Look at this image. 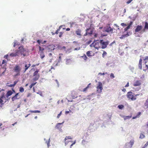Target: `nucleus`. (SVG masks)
<instances>
[{"label":"nucleus","mask_w":148,"mask_h":148,"mask_svg":"<svg viewBox=\"0 0 148 148\" xmlns=\"http://www.w3.org/2000/svg\"><path fill=\"white\" fill-rule=\"evenodd\" d=\"M21 68L18 65H16L13 68V71L16 73L14 75V76H19L20 75V72Z\"/></svg>","instance_id":"obj_1"},{"label":"nucleus","mask_w":148,"mask_h":148,"mask_svg":"<svg viewBox=\"0 0 148 148\" xmlns=\"http://www.w3.org/2000/svg\"><path fill=\"white\" fill-rule=\"evenodd\" d=\"M100 42L101 45V48L102 49H104L106 48L107 45L109 43V41L107 40L104 41L103 40H100Z\"/></svg>","instance_id":"obj_2"},{"label":"nucleus","mask_w":148,"mask_h":148,"mask_svg":"<svg viewBox=\"0 0 148 148\" xmlns=\"http://www.w3.org/2000/svg\"><path fill=\"white\" fill-rule=\"evenodd\" d=\"M39 71V69H37L34 73L33 74L34 77L32 79L33 81H35L37 80L40 77V74L38 73Z\"/></svg>","instance_id":"obj_3"},{"label":"nucleus","mask_w":148,"mask_h":148,"mask_svg":"<svg viewBox=\"0 0 148 148\" xmlns=\"http://www.w3.org/2000/svg\"><path fill=\"white\" fill-rule=\"evenodd\" d=\"M91 47H93L95 49H98L99 48H101V45L100 42L97 41H96L93 42L91 45H90Z\"/></svg>","instance_id":"obj_4"},{"label":"nucleus","mask_w":148,"mask_h":148,"mask_svg":"<svg viewBox=\"0 0 148 148\" xmlns=\"http://www.w3.org/2000/svg\"><path fill=\"white\" fill-rule=\"evenodd\" d=\"M127 97L132 101L135 100L136 99V97H135L132 94V92L131 91L128 92L127 95Z\"/></svg>","instance_id":"obj_5"},{"label":"nucleus","mask_w":148,"mask_h":148,"mask_svg":"<svg viewBox=\"0 0 148 148\" xmlns=\"http://www.w3.org/2000/svg\"><path fill=\"white\" fill-rule=\"evenodd\" d=\"M97 92L98 93H101L103 89L102 84L101 82H99L97 87Z\"/></svg>","instance_id":"obj_6"},{"label":"nucleus","mask_w":148,"mask_h":148,"mask_svg":"<svg viewBox=\"0 0 148 148\" xmlns=\"http://www.w3.org/2000/svg\"><path fill=\"white\" fill-rule=\"evenodd\" d=\"M19 50L18 51V52H20L21 55H23L25 56H26V54L25 52H26L25 49H24L23 46H21L19 48Z\"/></svg>","instance_id":"obj_7"},{"label":"nucleus","mask_w":148,"mask_h":148,"mask_svg":"<svg viewBox=\"0 0 148 148\" xmlns=\"http://www.w3.org/2000/svg\"><path fill=\"white\" fill-rule=\"evenodd\" d=\"M141 84V82L140 80H136L134 82L133 85L135 86H139Z\"/></svg>","instance_id":"obj_8"},{"label":"nucleus","mask_w":148,"mask_h":148,"mask_svg":"<svg viewBox=\"0 0 148 148\" xmlns=\"http://www.w3.org/2000/svg\"><path fill=\"white\" fill-rule=\"evenodd\" d=\"M92 30L90 28L87 29L86 30V32L85 34L84 35V36H86L88 34H92L93 32Z\"/></svg>","instance_id":"obj_9"},{"label":"nucleus","mask_w":148,"mask_h":148,"mask_svg":"<svg viewBox=\"0 0 148 148\" xmlns=\"http://www.w3.org/2000/svg\"><path fill=\"white\" fill-rule=\"evenodd\" d=\"M54 46L53 45H49L47 47V50L48 52L52 51L55 49Z\"/></svg>","instance_id":"obj_10"},{"label":"nucleus","mask_w":148,"mask_h":148,"mask_svg":"<svg viewBox=\"0 0 148 148\" xmlns=\"http://www.w3.org/2000/svg\"><path fill=\"white\" fill-rule=\"evenodd\" d=\"M148 30V23L145 22V26L143 29L141 31V32H144L146 30Z\"/></svg>","instance_id":"obj_11"},{"label":"nucleus","mask_w":148,"mask_h":148,"mask_svg":"<svg viewBox=\"0 0 148 148\" xmlns=\"http://www.w3.org/2000/svg\"><path fill=\"white\" fill-rule=\"evenodd\" d=\"M143 28V27L141 25H138L136 26L135 29V32H139L141 31Z\"/></svg>","instance_id":"obj_12"},{"label":"nucleus","mask_w":148,"mask_h":148,"mask_svg":"<svg viewBox=\"0 0 148 148\" xmlns=\"http://www.w3.org/2000/svg\"><path fill=\"white\" fill-rule=\"evenodd\" d=\"M113 29L110 26L106 29L105 31L108 33L111 32L112 33H113Z\"/></svg>","instance_id":"obj_13"},{"label":"nucleus","mask_w":148,"mask_h":148,"mask_svg":"<svg viewBox=\"0 0 148 148\" xmlns=\"http://www.w3.org/2000/svg\"><path fill=\"white\" fill-rule=\"evenodd\" d=\"M142 58H140L139 60V63L138 64V68L142 70Z\"/></svg>","instance_id":"obj_14"},{"label":"nucleus","mask_w":148,"mask_h":148,"mask_svg":"<svg viewBox=\"0 0 148 148\" xmlns=\"http://www.w3.org/2000/svg\"><path fill=\"white\" fill-rule=\"evenodd\" d=\"M71 96L73 99H75L77 97V93L75 91H72L71 93Z\"/></svg>","instance_id":"obj_15"},{"label":"nucleus","mask_w":148,"mask_h":148,"mask_svg":"<svg viewBox=\"0 0 148 148\" xmlns=\"http://www.w3.org/2000/svg\"><path fill=\"white\" fill-rule=\"evenodd\" d=\"M81 32V29H78L75 31V33L77 35L81 37L82 36Z\"/></svg>","instance_id":"obj_16"},{"label":"nucleus","mask_w":148,"mask_h":148,"mask_svg":"<svg viewBox=\"0 0 148 148\" xmlns=\"http://www.w3.org/2000/svg\"><path fill=\"white\" fill-rule=\"evenodd\" d=\"M133 23V22L132 21H131L130 22L129 24L128 25V26L124 29L125 31H127L128 29H129L130 28L131 26L132 25Z\"/></svg>","instance_id":"obj_17"},{"label":"nucleus","mask_w":148,"mask_h":148,"mask_svg":"<svg viewBox=\"0 0 148 148\" xmlns=\"http://www.w3.org/2000/svg\"><path fill=\"white\" fill-rule=\"evenodd\" d=\"M18 51H17L15 53H12L10 54V56L11 57H16L18 56Z\"/></svg>","instance_id":"obj_18"},{"label":"nucleus","mask_w":148,"mask_h":148,"mask_svg":"<svg viewBox=\"0 0 148 148\" xmlns=\"http://www.w3.org/2000/svg\"><path fill=\"white\" fill-rule=\"evenodd\" d=\"M18 93H17L16 94V95L13 97L12 98V101H14L15 100L17 99H18V98L17 97L18 95Z\"/></svg>","instance_id":"obj_19"},{"label":"nucleus","mask_w":148,"mask_h":148,"mask_svg":"<svg viewBox=\"0 0 148 148\" xmlns=\"http://www.w3.org/2000/svg\"><path fill=\"white\" fill-rule=\"evenodd\" d=\"M72 62V60L70 58H67L66 59V64H69Z\"/></svg>","instance_id":"obj_20"},{"label":"nucleus","mask_w":148,"mask_h":148,"mask_svg":"<svg viewBox=\"0 0 148 148\" xmlns=\"http://www.w3.org/2000/svg\"><path fill=\"white\" fill-rule=\"evenodd\" d=\"M141 114V113L140 112H138L136 116H134L132 117V119H134L137 118L139 117L140 115Z\"/></svg>","instance_id":"obj_21"},{"label":"nucleus","mask_w":148,"mask_h":148,"mask_svg":"<svg viewBox=\"0 0 148 148\" xmlns=\"http://www.w3.org/2000/svg\"><path fill=\"white\" fill-rule=\"evenodd\" d=\"M12 92L11 90L8 91L6 94L7 98L11 95L12 94Z\"/></svg>","instance_id":"obj_22"},{"label":"nucleus","mask_w":148,"mask_h":148,"mask_svg":"<svg viewBox=\"0 0 148 148\" xmlns=\"http://www.w3.org/2000/svg\"><path fill=\"white\" fill-rule=\"evenodd\" d=\"M31 64L30 63H29L28 65L27 64H25V72L31 66Z\"/></svg>","instance_id":"obj_23"},{"label":"nucleus","mask_w":148,"mask_h":148,"mask_svg":"<svg viewBox=\"0 0 148 148\" xmlns=\"http://www.w3.org/2000/svg\"><path fill=\"white\" fill-rule=\"evenodd\" d=\"M147 63V62H145V68H146V69H145V68L144 67L143 69V71H147L148 72V65L147 64H146Z\"/></svg>","instance_id":"obj_24"},{"label":"nucleus","mask_w":148,"mask_h":148,"mask_svg":"<svg viewBox=\"0 0 148 148\" xmlns=\"http://www.w3.org/2000/svg\"><path fill=\"white\" fill-rule=\"evenodd\" d=\"M132 115L130 116H123V118L124 120H125L127 119H130V118H131L132 117Z\"/></svg>","instance_id":"obj_25"},{"label":"nucleus","mask_w":148,"mask_h":148,"mask_svg":"<svg viewBox=\"0 0 148 148\" xmlns=\"http://www.w3.org/2000/svg\"><path fill=\"white\" fill-rule=\"evenodd\" d=\"M3 97H0V103L2 106L4 104V103H3V99H2Z\"/></svg>","instance_id":"obj_26"},{"label":"nucleus","mask_w":148,"mask_h":148,"mask_svg":"<svg viewBox=\"0 0 148 148\" xmlns=\"http://www.w3.org/2000/svg\"><path fill=\"white\" fill-rule=\"evenodd\" d=\"M40 56L41 58L42 59L45 57V55L44 54V53L42 52H40Z\"/></svg>","instance_id":"obj_27"},{"label":"nucleus","mask_w":148,"mask_h":148,"mask_svg":"<svg viewBox=\"0 0 148 148\" xmlns=\"http://www.w3.org/2000/svg\"><path fill=\"white\" fill-rule=\"evenodd\" d=\"M39 50H40V52H42L44 53V49L43 48H41L40 46H39Z\"/></svg>","instance_id":"obj_28"},{"label":"nucleus","mask_w":148,"mask_h":148,"mask_svg":"<svg viewBox=\"0 0 148 148\" xmlns=\"http://www.w3.org/2000/svg\"><path fill=\"white\" fill-rule=\"evenodd\" d=\"M134 143V140H132L130 141L129 143L131 145V147H132V146L133 145Z\"/></svg>","instance_id":"obj_29"},{"label":"nucleus","mask_w":148,"mask_h":148,"mask_svg":"<svg viewBox=\"0 0 148 148\" xmlns=\"http://www.w3.org/2000/svg\"><path fill=\"white\" fill-rule=\"evenodd\" d=\"M0 97H3L2 98V99L3 100H4V99L6 100L7 99H6L7 97H6V96H5V93H3V94Z\"/></svg>","instance_id":"obj_30"},{"label":"nucleus","mask_w":148,"mask_h":148,"mask_svg":"<svg viewBox=\"0 0 148 148\" xmlns=\"http://www.w3.org/2000/svg\"><path fill=\"white\" fill-rule=\"evenodd\" d=\"M62 124V123H58L56 125V127L58 129L60 128V125Z\"/></svg>","instance_id":"obj_31"},{"label":"nucleus","mask_w":148,"mask_h":148,"mask_svg":"<svg viewBox=\"0 0 148 148\" xmlns=\"http://www.w3.org/2000/svg\"><path fill=\"white\" fill-rule=\"evenodd\" d=\"M29 112H31V113H40V111L36 110H30Z\"/></svg>","instance_id":"obj_32"},{"label":"nucleus","mask_w":148,"mask_h":148,"mask_svg":"<svg viewBox=\"0 0 148 148\" xmlns=\"http://www.w3.org/2000/svg\"><path fill=\"white\" fill-rule=\"evenodd\" d=\"M145 137V136L144 134L142 133H141L140 135L139 138L141 139H143Z\"/></svg>","instance_id":"obj_33"},{"label":"nucleus","mask_w":148,"mask_h":148,"mask_svg":"<svg viewBox=\"0 0 148 148\" xmlns=\"http://www.w3.org/2000/svg\"><path fill=\"white\" fill-rule=\"evenodd\" d=\"M72 138L70 136H66L64 140L65 141H66V140L67 139H72Z\"/></svg>","instance_id":"obj_34"},{"label":"nucleus","mask_w":148,"mask_h":148,"mask_svg":"<svg viewBox=\"0 0 148 148\" xmlns=\"http://www.w3.org/2000/svg\"><path fill=\"white\" fill-rule=\"evenodd\" d=\"M90 83L89 84L86 88L84 89L83 91L84 92L86 91L87 89L89 87V86L90 85Z\"/></svg>","instance_id":"obj_35"},{"label":"nucleus","mask_w":148,"mask_h":148,"mask_svg":"<svg viewBox=\"0 0 148 148\" xmlns=\"http://www.w3.org/2000/svg\"><path fill=\"white\" fill-rule=\"evenodd\" d=\"M124 107V106L123 105H119L118 106V108H119L120 109H122Z\"/></svg>","instance_id":"obj_36"},{"label":"nucleus","mask_w":148,"mask_h":148,"mask_svg":"<svg viewBox=\"0 0 148 148\" xmlns=\"http://www.w3.org/2000/svg\"><path fill=\"white\" fill-rule=\"evenodd\" d=\"M24 89L22 87H21L19 88V91L21 92H23L24 91Z\"/></svg>","instance_id":"obj_37"},{"label":"nucleus","mask_w":148,"mask_h":148,"mask_svg":"<svg viewBox=\"0 0 148 148\" xmlns=\"http://www.w3.org/2000/svg\"><path fill=\"white\" fill-rule=\"evenodd\" d=\"M81 57L83 58L85 60H86L87 59V57L85 54H84L83 56Z\"/></svg>","instance_id":"obj_38"},{"label":"nucleus","mask_w":148,"mask_h":148,"mask_svg":"<svg viewBox=\"0 0 148 148\" xmlns=\"http://www.w3.org/2000/svg\"><path fill=\"white\" fill-rule=\"evenodd\" d=\"M90 51H87L86 52V55L88 57H90V56H91V55H90Z\"/></svg>","instance_id":"obj_39"},{"label":"nucleus","mask_w":148,"mask_h":148,"mask_svg":"<svg viewBox=\"0 0 148 148\" xmlns=\"http://www.w3.org/2000/svg\"><path fill=\"white\" fill-rule=\"evenodd\" d=\"M61 29V27H59V28L56 31V32L55 33V34H57L58 33V32L60 30V29Z\"/></svg>","instance_id":"obj_40"},{"label":"nucleus","mask_w":148,"mask_h":148,"mask_svg":"<svg viewBox=\"0 0 148 148\" xmlns=\"http://www.w3.org/2000/svg\"><path fill=\"white\" fill-rule=\"evenodd\" d=\"M114 75L113 73H111L110 75V77L111 78H114Z\"/></svg>","instance_id":"obj_41"},{"label":"nucleus","mask_w":148,"mask_h":148,"mask_svg":"<svg viewBox=\"0 0 148 148\" xmlns=\"http://www.w3.org/2000/svg\"><path fill=\"white\" fill-rule=\"evenodd\" d=\"M107 54V53L105 51H104L103 53L102 54V57H104L105 56H106Z\"/></svg>","instance_id":"obj_42"},{"label":"nucleus","mask_w":148,"mask_h":148,"mask_svg":"<svg viewBox=\"0 0 148 148\" xmlns=\"http://www.w3.org/2000/svg\"><path fill=\"white\" fill-rule=\"evenodd\" d=\"M76 142V140H75L74 142H73V143L70 146V148H71L72 146H73V145L74 144H75V143Z\"/></svg>","instance_id":"obj_43"},{"label":"nucleus","mask_w":148,"mask_h":148,"mask_svg":"<svg viewBox=\"0 0 148 148\" xmlns=\"http://www.w3.org/2000/svg\"><path fill=\"white\" fill-rule=\"evenodd\" d=\"M148 145V141L147 142V143L145 144L144 147H143L142 148H145V147H147Z\"/></svg>","instance_id":"obj_44"},{"label":"nucleus","mask_w":148,"mask_h":148,"mask_svg":"<svg viewBox=\"0 0 148 148\" xmlns=\"http://www.w3.org/2000/svg\"><path fill=\"white\" fill-rule=\"evenodd\" d=\"M63 34V32H60L59 33V37L60 38L61 37Z\"/></svg>","instance_id":"obj_45"},{"label":"nucleus","mask_w":148,"mask_h":148,"mask_svg":"<svg viewBox=\"0 0 148 148\" xmlns=\"http://www.w3.org/2000/svg\"><path fill=\"white\" fill-rule=\"evenodd\" d=\"M107 73H99V75H105V74H107Z\"/></svg>","instance_id":"obj_46"},{"label":"nucleus","mask_w":148,"mask_h":148,"mask_svg":"<svg viewBox=\"0 0 148 148\" xmlns=\"http://www.w3.org/2000/svg\"><path fill=\"white\" fill-rule=\"evenodd\" d=\"M74 23L73 22H70L69 24L70 25V27H71L73 26V25L74 24Z\"/></svg>","instance_id":"obj_47"},{"label":"nucleus","mask_w":148,"mask_h":148,"mask_svg":"<svg viewBox=\"0 0 148 148\" xmlns=\"http://www.w3.org/2000/svg\"><path fill=\"white\" fill-rule=\"evenodd\" d=\"M62 111H61L60 113L58 115L57 118L58 119L59 118L60 116H61L62 114Z\"/></svg>","instance_id":"obj_48"},{"label":"nucleus","mask_w":148,"mask_h":148,"mask_svg":"<svg viewBox=\"0 0 148 148\" xmlns=\"http://www.w3.org/2000/svg\"><path fill=\"white\" fill-rule=\"evenodd\" d=\"M121 25L122 26H126L127 25L126 24L122 23L121 24Z\"/></svg>","instance_id":"obj_49"},{"label":"nucleus","mask_w":148,"mask_h":148,"mask_svg":"<svg viewBox=\"0 0 148 148\" xmlns=\"http://www.w3.org/2000/svg\"><path fill=\"white\" fill-rule=\"evenodd\" d=\"M132 0H129V1H127V2L126 3L127 4H129L132 1Z\"/></svg>","instance_id":"obj_50"},{"label":"nucleus","mask_w":148,"mask_h":148,"mask_svg":"<svg viewBox=\"0 0 148 148\" xmlns=\"http://www.w3.org/2000/svg\"><path fill=\"white\" fill-rule=\"evenodd\" d=\"M126 35H123L121 36L120 37V38L121 39H123V38L125 37L126 36Z\"/></svg>","instance_id":"obj_51"},{"label":"nucleus","mask_w":148,"mask_h":148,"mask_svg":"<svg viewBox=\"0 0 148 148\" xmlns=\"http://www.w3.org/2000/svg\"><path fill=\"white\" fill-rule=\"evenodd\" d=\"M115 41H114L113 42H111V43H110L109 45L110 46H112V45L114 44V43H115Z\"/></svg>","instance_id":"obj_52"},{"label":"nucleus","mask_w":148,"mask_h":148,"mask_svg":"<svg viewBox=\"0 0 148 148\" xmlns=\"http://www.w3.org/2000/svg\"><path fill=\"white\" fill-rule=\"evenodd\" d=\"M107 35L106 34H102L101 35V37H103V36H107Z\"/></svg>","instance_id":"obj_53"},{"label":"nucleus","mask_w":148,"mask_h":148,"mask_svg":"<svg viewBox=\"0 0 148 148\" xmlns=\"http://www.w3.org/2000/svg\"><path fill=\"white\" fill-rule=\"evenodd\" d=\"M129 86V82H128L127 83V84L125 85V87H127Z\"/></svg>","instance_id":"obj_54"},{"label":"nucleus","mask_w":148,"mask_h":148,"mask_svg":"<svg viewBox=\"0 0 148 148\" xmlns=\"http://www.w3.org/2000/svg\"><path fill=\"white\" fill-rule=\"evenodd\" d=\"M148 60V56L145 57V58L144 59V60Z\"/></svg>","instance_id":"obj_55"},{"label":"nucleus","mask_w":148,"mask_h":148,"mask_svg":"<svg viewBox=\"0 0 148 148\" xmlns=\"http://www.w3.org/2000/svg\"><path fill=\"white\" fill-rule=\"evenodd\" d=\"M8 86L9 87H14V85L13 84H11V85H8Z\"/></svg>","instance_id":"obj_56"},{"label":"nucleus","mask_w":148,"mask_h":148,"mask_svg":"<svg viewBox=\"0 0 148 148\" xmlns=\"http://www.w3.org/2000/svg\"><path fill=\"white\" fill-rule=\"evenodd\" d=\"M85 140H83L82 141V143L83 144H85Z\"/></svg>","instance_id":"obj_57"},{"label":"nucleus","mask_w":148,"mask_h":148,"mask_svg":"<svg viewBox=\"0 0 148 148\" xmlns=\"http://www.w3.org/2000/svg\"><path fill=\"white\" fill-rule=\"evenodd\" d=\"M59 61H61L62 60V57L61 56H60L59 57Z\"/></svg>","instance_id":"obj_58"},{"label":"nucleus","mask_w":148,"mask_h":148,"mask_svg":"<svg viewBox=\"0 0 148 148\" xmlns=\"http://www.w3.org/2000/svg\"><path fill=\"white\" fill-rule=\"evenodd\" d=\"M17 82V81H15L14 82V84H13L14 85V86H15L16 85V84Z\"/></svg>","instance_id":"obj_59"},{"label":"nucleus","mask_w":148,"mask_h":148,"mask_svg":"<svg viewBox=\"0 0 148 148\" xmlns=\"http://www.w3.org/2000/svg\"><path fill=\"white\" fill-rule=\"evenodd\" d=\"M49 57H52V54L51 53H50L49 54Z\"/></svg>","instance_id":"obj_60"},{"label":"nucleus","mask_w":148,"mask_h":148,"mask_svg":"<svg viewBox=\"0 0 148 148\" xmlns=\"http://www.w3.org/2000/svg\"><path fill=\"white\" fill-rule=\"evenodd\" d=\"M36 83H37L36 82H35V83H32V84L31 85L33 86H34L36 84Z\"/></svg>","instance_id":"obj_61"},{"label":"nucleus","mask_w":148,"mask_h":148,"mask_svg":"<svg viewBox=\"0 0 148 148\" xmlns=\"http://www.w3.org/2000/svg\"><path fill=\"white\" fill-rule=\"evenodd\" d=\"M6 63V61H5V60H3V61H2V64H4L5 63Z\"/></svg>","instance_id":"obj_62"},{"label":"nucleus","mask_w":148,"mask_h":148,"mask_svg":"<svg viewBox=\"0 0 148 148\" xmlns=\"http://www.w3.org/2000/svg\"><path fill=\"white\" fill-rule=\"evenodd\" d=\"M146 103L147 105L148 106V99L146 101Z\"/></svg>","instance_id":"obj_63"},{"label":"nucleus","mask_w":148,"mask_h":148,"mask_svg":"<svg viewBox=\"0 0 148 148\" xmlns=\"http://www.w3.org/2000/svg\"><path fill=\"white\" fill-rule=\"evenodd\" d=\"M17 45V44H16V42H14V44L13 46H14V47H15V46H16V45Z\"/></svg>","instance_id":"obj_64"}]
</instances>
